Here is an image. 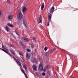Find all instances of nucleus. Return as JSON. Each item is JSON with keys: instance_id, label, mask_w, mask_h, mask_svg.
<instances>
[{"instance_id": "f257e3e1", "label": "nucleus", "mask_w": 78, "mask_h": 78, "mask_svg": "<svg viewBox=\"0 0 78 78\" xmlns=\"http://www.w3.org/2000/svg\"><path fill=\"white\" fill-rule=\"evenodd\" d=\"M46 69V68H45L43 69V63L42 62L40 63L39 66V70L40 71H42V70H43V71L44 72L45 71Z\"/></svg>"}, {"instance_id": "f03ea898", "label": "nucleus", "mask_w": 78, "mask_h": 78, "mask_svg": "<svg viewBox=\"0 0 78 78\" xmlns=\"http://www.w3.org/2000/svg\"><path fill=\"white\" fill-rule=\"evenodd\" d=\"M23 18V15L22 14V12H19L18 14L17 18L19 20H20L22 19Z\"/></svg>"}, {"instance_id": "7ed1b4c3", "label": "nucleus", "mask_w": 78, "mask_h": 78, "mask_svg": "<svg viewBox=\"0 0 78 78\" xmlns=\"http://www.w3.org/2000/svg\"><path fill=\"white\" fill-rule=\"evenodd\" d=\"M30 58H31V55L29 53H27L26 54V59L27 61H28V59H30Z\"/></svg>"}, {"instance_id": "20e7f679", "label": "nucleus", "mask_w": 78, "mask_h": 78, "mask_svg": "<svg viewBox=\"0 0 78 78\" xmlns=\"http://www.w3.org/2000/svg\"><path fill=\"white\" fill-rule=\"evenodd\" d=\"M51 14L50 13H48V19L49 21L51 20Z\"/></svg>"}, {"instance_id": "39448f33", "label": "nucleus", "mask_w": 78, "mask_h": 78, "mask_svg": "<svg viewBox=\"0 0 78 78\" xmlns=\"http://www.w3.org/2000/svg\"><path fill=\"white\" fill-rule=\"evenodd\" d=\"M23 24L24 25H25V27H27V20L25 19H23Z\"/></svg>"}, {"instance_id": "423d86ee", "label": "nucleus", "mask_w": 78, "mask_h": 78, "mask_svg": "<svg viewBox=\"0 0 78 78\" xmlns=\"http://www.w3.org/2000/svg\"><path fill=\"white\" fill-rule=\"evenodd\" d=\"M21 40L22 41H24V42H28V39L27 38H24V37H22Z\"/></svg>"}, {"instance_id": "0eeeda50", "label": "nucleus", "mask_w": 78, "mask_h": 78, "mask_svg": "<svg viewBox=\"0 0 78 78\" xmlns=\"http://www.w3.org/2000/svg\"><path fill=\"white\" fill-rule=\"evenodd\" d=\"M1 50H2V51H4L6 53H7V54H8V55H9V56H11V55L9 54V53H8V52L7 51H6V50L5 49H2Z\"/></svg>"}, {"instance_id": "6e6552de", "label": "nucleus", "mask_w": 78, "mask_h": 78, "mask_svg": "<svg viewBox=\"0 0 78 78\" xmlns=\"http://www.w3.org/2000/svg\"><path fill=\"white\" fill-rule=\"evenodd\" d=\"M55 10V7H54V5L52 6L50 10V13H52L53 12V11Z\"/></svg>"}, {"instance_id": "1a4fd4ad", "label": "nucleus", "mask_w": 78, "mask_h": 78, "mask_svg": "<svg viewBox=\"0 0 78 78\" xmlns=\"http://www.w3.org/2000/svg\"><path fill=\"white\" fill-rule=\"evenodd\" d=\"M27 9L26 7H24L22 9V11L23 13H24L25 11H27Z\"/></svg>"}, {"instance_id": "9d476101", "label": "nucleus", "mask_w": 78, "mask_h": 78, "mask_svg": "<svg viewBox=\"0 0 78 78\" xmlns=\"http://www.w3.org/2000/svg\"><path fill=\"white\" fill-rule=\"evenodd\" d=\"M33 69L34 71H36L37 70V69H36V66H32Z\"/></svg>"}, {"instance_id": "9b49d317", "label": "nucleus", "mask_w": 78, "mask_h": 78, "mask_svg": "<svg viewBox=\"0 0 78 78\" xmlns=\"http://www.w3.org/2000/svg\"><path fill=\"white\" fill-rule=\"evenodd\" d=\"M16 61L19 66H21V67H22V65H21V63H20V62H19L18 60H17Z\"/></svg>"}, {"instance_id": "f8f14e48", "label": "nucleus", "mask_w": 78, "mask_h": 78, "mask_svg": "<svg viewBox=\"0 0 78 78\" xmlns=\"http://www.w3.org/2000/svg\"><path fill=\"white\" fill-rule=\"evenodd\" d=\"M12 19V15H10L8 17V20H11Z\"/></svg>"}, {"instance_id": "ddd939ff", "label": "nucleus", "mask_w": 78, "mask_h": 78, "mask_svg": "<svg viewBox=\"0 0 78 78\" xmlns=\"http://www.w3.org/2000/svg\"><path fill=\"white\" fill-rule=\"evenodd\" d=\"M39 22L40 23H42V17L41 16H40L39 20Z\"/></svg>"}, {"instance_id": "4468645a", "label": "nucleus", "mask_w": 78, "mask_h": 78, "mask_svg": "<svg viewBox=\"0 0 78 78\" xmlns=\"http://www.w3.org/2000/svg\"><path fill=\"white\" fill-rule=\"evenodd\" d=\"M44 8V3H43L41 8V9L42 11L43 10V9Z\"/></svg>"}, {"instance_id": "2eb2a0df", "label": "nucleus", "mask_w": 78, "mask_h": 78, "mask_svg": "<svg viewBox=\"0 0 78 78\" xmlns=\"http://www.w3.org/2000/svg\"><path fill=\"white\" fill-rule=\"evenodd\" d=\"M10 52L12 54V55H13V56H15V52L13 50H11Z\"/></svg>"}, {"instance_id": "dca6fc26", "label": "nucleus", "mask_w": 78, "mask_h": 78, "mask_svg": "<svg viewBox=\"0 0 78 78\" xmlns=\"http://www.w3.org/2000/svg\"><path fill=\"white\" fill-rule=\"evenodd\" d=\"M7 25H8V26H9V27H11V28L13 27V25L9 23H8Z\"/></svg>"}, {"instance_id": "f3484780", "label": "nucleus", "mask_w": 78, "mask_h": 78, "mask_svg": "<svg viewBox=\"0 0 78 78\" xmlns=\"http://www.w3.org/2000/svg\"><path fill=\"white\" fill-rule=\"evenodd\" d=\"M23 68L25 69L27 72V66H26L25 65H23Z\"/></svg>"}, {"instance_id": "a211bd4d", "label": "nucleus", "mask_w": 78, "mask_h": 78, "mask_svg": "<svg viewBox=\"0 0 78 78\" xmlns=\"http://www.w3.org/2000/svg\"><path fill=\"white\" fill-rule=\"evenodd\" d=\"M32 62L33 63H37V62L36 61V59H35L34 60H32Z\"/></svg>"}, {"instance_id": "6ab92c4d", "label": "nucleus", "mask_w": 78, "mask_h": 78, "mask_svg": "<svg viewBox=\"0 0 78 78\" xmlns=\"http://www.w3.org/2000/svg\"><path fill=\"white\" fill-rule=\"evenodd\" d=\"M19 43L21 45H22V46H23L24 45V44H22V41H20Z\"/></svg>"}, {"instance_id": "aec40b11", "label": "nucleus", "mask_w": 78, "mask_h": 78, "mask_svg": "<svg viewBox=\"0 0 78 78\" xmlns=\"http://www.w3.org/2000/svg\"><path fill=\"white\" fill-rule=\"evenodd\" d=\"M22 72H23V73H24V74L25 75V76H26V78H27V75L26 74V73H25V72H24V71H23V70H21Z\"/></svg>"}, {"instance_id": "412c9836", "label": "nucleus", "mask_w": 78, "mask_h": 78, "mask_svg": "<svg viewBox=\"0 0 78 78\" xmlns=\"http://www.w3.org/2000/svg\"><path fill=\"white\" fill-rule=\"evenodd\" d=\"M5 29L7 31H9V27L8 26L5 27Z\"/></svg>"}, {"instance_id": "4be33fe9", "label": "nucleus", "mask_w": 78, "mask_h": 78, "mask_svg": "<svg viewBox=\"0 0 78 78\" xmlns=\"http://www.w3.org/2000/svg\"><path fill=\"white\" fill-rule=\"evenodd\" d=\"M45 68L46 69H49L50 68V66L48 65H46Z\"/></svg>"}, {"instance_id": "5701e85b", "label": "nucleus", "mask_w": 78, "mask_h": 78, "mask_svg": "<svg viewBox=\"0 0 78 78\" xmlns=\"http://www.w3.org/2000/svg\"><path fill=\"white\" fill-rule=\"evenodd\" d=\"M7 3H8L9 4H11V1H10V0H7Z\"/></svg>"}, {"instance_id": "b1692460", "label": "nucleus", "mask_w": 78, "mask_h": 78, "mask_svg": "<svg viewBox=\"0 0 78 78\" xmlns=\"http://www.w3.org/2000/svg\"><path fill=\"white\" fill-rule=\"evenodd\" d=\"M2 48L4 49H6V48L4 46V45H3V44H2Z\"/></svg>"}, {"instance_id": "393cba45", "label": "nucleus", "mask_w": 78, "mask_h": 78, "mask_svg": "<svg viewBox=\"0 0 78 78\" xmlns=\"http://www.w3.org/2000/svg\"><path fill=\"white\" fill-rule=\"evenodd\" d=\"M47 49H48V48L46 47H45L44 48V50L45 51H47Z\"/></svg>"}, {"instance_id": "a878e982", "label": "nucleus", "mask_w": 78, "mask_h": 78, "mask_svg": "<svg viewBox=\"0 0 78 78\" xmlns=\"http://www.w3.org/2000/svg\"><path fill=\"white\" fill-rule=\"evenodd\" d=\"M19 54L20 55H22V52H20Z\"/></svg>"}, {"instance_id": "bb28decb", "label": "nucleus", "mask_w": 78, "mask_h": 78, "mask_svg": "<svg viewBox=\"0 0 78 78\" xmlns=\"http://www.w3.org/2000/svg\"><path fill=\"white\" fill-rule=\"evenodd\" d=\"M42 75L43 76H45V73H42Z\"/></svg>"}, {"instance_id": "cd10ccee", "label": "nucleus", "mask_w": 78, "mask_h": 78, "mask_svg": "<svg viewBox=\"0 0 78 78\" xmlns=\"http://www.w3.org/2000/svg\"><path fill=\"white\" fill-rule=\"evenodd\" d=\"M27 50L28 52H30L31 51V50L30 49H27Z\"/></svg>"}, {"instance_id": "c85d7f7f", "label": "nucleus", "mask_w": 78, "mask_h": 78, "mask_svg": "<svg viewBox=\"0 0 78 78\" xmlns=\"http://www.w3.org/2000/svg\"><path fill=\"white\" fill-rule=\"evenodd\" d=\"M15 32L16 34H17V35H19V34H18V33L16 31V30H15Z\"/></svg>"}, {"instance_id": "c756f323", "label": "nucleus", "mask_w": 78, "mask_h": 78, "mask_svg": "<svg viewBox=\"0 0 78 78\" xmlns=\"http://www.w3.org/2000/svg\"><path fill=\"white\" fill-rule=\"evenodd\" d=\"M13 56V58L14 59H15V61H16L17 59H16V58H15V57H14L13 56Z\"/></svg>"}, {"instance_id": "7c9ffc66", "label": "nucleus", "mask_w": 78, "mask_h": 78, "mask_svg": "<svg viewBox=\"0 0 78 78\" xmlns=\"http://www.w3.org/2000/svg\"><path fill=\"white\" fill-rule=\"evenodd\" d=\"M31 47H32V48H34V44H32L31 45Z\"/></svg>"}, {"instance_id": "2f4dec72", "label": "nucleus", "mask_w": 78, "mask_h": 78, "mask_svg": "<svg viewBox=\"0 0 78 78\" xmlns=\"http://www.w3.org/2000/svg\"><path fill=\"white\" fill-rule=\"evenodd\" d=\"M24 64H25V63L23 62V61H22V64L23 66V65H24Z\"/></svg>"}, {"instance_id": "473e14b6", "label": "nucleus", "mask_w": 78, "mask_h": 78, "mask_svg": "<svg viewBox=\"0 0 78 78\" xmlns=\"http://www.w3.org/2000/svg\"><path fill=\"white\" fill-rule=\"evenodd\" d=\"M47 25V27H48V26H49V22H48Z\"/></svg>"}, {"instance_id": "72a5a7b5", "label": "nucleus", "mask_w": 78, "mask_h": 78, "mask_svg": "<svg viewBox=\"0 0 78 78\" xmlns=\"http://www.w3.org/2000/svg\"><path fill=\"white\" fill-rule=\"evenodd\" d=\"M2 14V12L0 11V16H1Z\"/></svg>"}, {"instance_id": "f704fd0d", "label": "nucleus", "mask_w": 78, "mask_h": 78, "mask_svg": "<svg viewBox=\"0 0 78 78\" xmlns=\"http://www.w3.org/2000/svg\"><path fill=\"white\" fill-rule=\"evenodd\" d=\"M33 40L34 41H35V40H36V38H35V37H34Z\"/></svg>"}, {"instance_id": "c9c22d12", "label": "nucleus", "mask_w": 78, "mask_h": 78, "mask_svg": "<svg viewBox=\"0 0 78 78\" xmlns=\"http://www.w3.org/2000/svg\"><path fill=\"white\" fill-rule=\"evenodd\" d=\"M10 34L11 36H12V33H10Z\"/></svg>"}, {"instance_id": "e433bc0d", "label": "nucleus", "mask_w": 78, "mask_h": 78, "mask_svg": "<svg viewBox=\"0 0 78 78\" xmlns=\"http://www.w3.org/2000/svg\"><path fill=\"white\" fill-rule=\"evenodd\" d=\"M30 0H27V1H29Z\"/></svg>"}, {"instance_id": "4c0bfd02", "label": "nucleus", "mask_w": 78, "mask_h": 78, "mask_svg": "<svg viewBox=\"0 0 78 78\" xmlns=\"http://www.w3.org/2000/svg\"><path fill=\"white\" fill-rule=\"evenodd\" d=\"M56 75V73H55Z\"/></svg>"}]
</instances>
